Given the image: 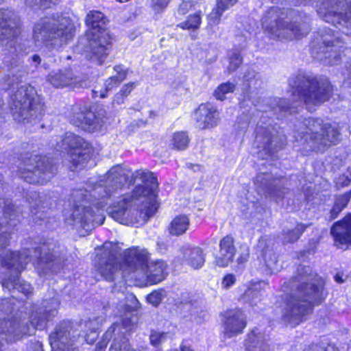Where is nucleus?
<instances>
[{"label":"nucleus","mask_w":351,"mask_h":351,"mask_svg":"<svg viewBox=\"0 0 351 351\" xmlns=\"http://www.w3.org/2000/svg\"><path fill=\"white\" fill-rule=\"evenodd\" d=\"M238 0H216V6L225 12L237 3Z\"/></svg>","instance_id":"3c124183"},{"label":"nucleus","mask_w":351,"mask_h":351,"mask_svg":"<svg viewBox=\"0 0 351 351\" xmlns=\"http://www.w3.org/2000/svg\"><path fill=\"white\" fill-rule=\"evenodd\" d=\"M201 3L197 0H187L182 1L178 8V13L180 14H186L189 10L195 9L196 5Z\"/></svg>","instance_id":"49530a36"},{"label":"nucleus","mask_w":351,"mask_h":351,"mask_svg":"<svg viewBox=\"0 0 351 351\" xmlns=\"http://www.w3.org/2000/svg\"><path fill=\"white\" fill-rule=\"evenodd\" d=\"M223 335L230 338L243 332L247 326L246 317L240 310H230L223 315Z\"/></svg>","instance_id":"f3484780"},{"label":"nucleus","mask_w":351,"mask_h":351,"mask_svg":"<svg viewBox=\"0 0 351 351\" xmlns=\"http://www.w3.org/2000/svg\"><path fill=\"white\" fill-rule=\"evenodd\" d=\"M71 122L77 127L89 132L97 131L103 125V118L96 116L91 110H80L78 112H74Z\"/></svg>","instance_id":"aec40b11"},{"label":"nucleus","mask_w":351,"mask_h":351,"mask_svg":"<svg viewBox=\"0 0 351 351\" xmlns=\"http://www.w3.org/2000/svg\"><path fill=\"white\" fill-rule=\"evenodd\" d=\"M293 10L269 7L261 19L262 28L271 38L278 40L298 39L306 35L308 28L306 24L300 25L290 23L289 15Z\"/></svg>","instance_id":"6e6552de"},{"label":"nucleus","mask_w":351,"mask_h":351,"mask_svg":"<svg viewBox=\"0 0 351 351\" xmlns=\"http://www.w3.org/2000/svg\"><path fill=\"white\" fill-rule=\"evenodd\" d=\"M273 142H274V136L271 129L268 127L263 128V126L258 125L255 140V143L257 144V147L262 149L266 152H269L270 147Z\"/></svg>","instance_id":"c756f323"},{"label":"nucleus","mask_w":351,"mask_h":351,"mask_svg":"<svg viewBox=\"0 0 351 351\" xmlns=\"http://www.w3.org/2000/svg\"><path fill=\"white\" fill-rule=\"evenodd\" d=\"M50 145L56 151L66 154L63 156L64 162L70 163L69 168L71 171L85 167L90 158L88 144L80 136L71 132L51 140Z\"/></svg>","instance_id":"f8f14e48"},{"label":"nucleus","mask_w":351,"mask_h":351,"mask_svg":"<svg viewBox=\"0 0 351 351\" xmlns=\"http://www.w3.org/2000/svg\"><path fill=\"white\" fill-rule=\"evenodd\" d=\"M229 64L227 69L229 73L234 71L242 63V58L238 51H232L229 55Z\"/></svg>","instance_id":"a19ab883"},{"label":"nucleus","mask_w":351,"mask_h":351,"mask_svg":"<svg viewBox=\"0 0 351 351\" xmlns=\"http://www.w3.org/2000/svg\"><path fill=\"white\" fill-rule=\"evenodd\" d=\"M189 138L186 132H178L174 133L172 137V145L174 149L183 150L189 145Z\"/></svg>","instance_id":"e433bc0d"},{"label":"nucleus","mask_w":351,"mask_h":351,"mask_svg":"<svg viewBox=\"0 0 351 351\" xmlns=\"http://www.w3.org/2000/svg\"><path fill=\"white\" fill-rule=\"evenodd\" d=\"M293 99H298L311 110L312 106L327 101L332 93V86L326 78L310 77L300 73L294 79H290Z\"/></svg>","instance_id":"9d476101"},{"label":"nucleus","mask_w":351,"mask_h":351,"mask_svg":"<svg viewBox=\"0 0 351 351\" xmlns=\"http://www.w3.org/2000/svg\"><path fill=\"white\" fill-rule=\"evenodd\" d=\"M108 19L97 10L90 11L86 17V24L89 27L84 38L77 45L84 46L83 51L86 58L98 64L104 63L112 47V38L106 28Z\"/></svg>","instance_id":"39448f33"},{"label":"nucleus","mask_w":351,"mask_h":351,"mask_svg":"<svg viewBox=\"0 0 351 351\" xmlns=\"http://www.w3.org/2000/svg\"><path fill=\"white\" fill-rule=\"evenodd\" d=\"M263 295L262 283L256 282L251 285L241 296L243 302L248 303L251 306H256L262 300Z\"/></svg>","instance_id":"7c9ffc66"},{"label":"nucleus","mask_w":351,"mask_h":351,"mask_svg":"<svg viewBox=\"0 0 351 351\" xmlns=\"http://www.w3.org/2000/svg\"><path fill=\"white\" fill-rule=\"evenodd\" d=\"M248 119L247 117H245L243 119L241 118L240 121L234 125L235 130L238 131H245L248 126Z\"/></svg>","instance_id":"5fc2aeb1"},{"label":"nucleus","mask_w":351,"mask_h":351,"mask_svg":"<svg viewBox=\"0 0 351 351\" xmlns=\"http://www.w3.org/2000/svg\"><path fill=\"white\" fill-rule=\"evenodd\" d=\"M86 327L90 330L89 334H86L84 337H77L74 335L75 331L63 326H58L56 331L49 335V341L52 351H71L75 343L81 342L84 339L89 344L93 343L97 339L98 335L97 330L98 326L93 324V321H89L85 324Z\"/></svg>","instance_id":"ddd939ff"},{"label":"nucleus","mask_w":351,"mask_h":351,"mask_svg":"<svg viewBox=\"0 0 351 351\" xmlns=\"http://www.w3.org/2000/svg\"><path fill=\"white\" fill-rule=\"evenodd\" d=\"M102 190V188L99 186L89 193L86 189H80L74 191L72 195L73 205L64 213L65 223L75 228H82L86 230H90L95 226L103 224L105 219L103 210L107 204L105 202V197L102 196L101 199L96 202L87 198L88 195L90 197H95Z\"/></svg>","instance_id":"20e7f679"},{"label":"nucleus","mask_w":351,"mask_h":351,"mask_svg":"<svg viewBox=\"0 0 351 351\" xmlns=\"http://www.w3.org/2000/svg\"><path fill=\"white\" fill-rule=\"evenodd\" d=\"M135 86V83H129L124 85L121 90L115 95L113 103L117 104L123 103V99L131 93Z\"/></svg>","instance_id":"79ce46f5"},{"label":"nucleus","mask_w":351,"mask_h":351,"mask_svg":"<svg viewBox=\"0 0 351 351\" xmlns=\"http://www.w3.org/2000/svg\"><path fill=\"white\" fill-rule=\"evenodd\" d=\"M35 4H40L41 6H47L49 3L56 4L58 0H34Z\"/></svg>","instance_id":"4d7b16f0"},{"label":"nucleus","mask_w":351,"mask_h":351,"mask_svg":"<svg viewBox=\"0 0 351 351\" xmlns=\"http://www.w3.org/2000/svg\"><path fill=\"white\" fill-rule=\"evenodd\" d=\"M268 175H258L256 178V182H261L263 184V186L267 190V193H269L271 195L274 197H276V198H279L281 197V193L282 192L280 191V189H279L276 184L274 187H271L270 185L268 184Z\"/></svg>","instance_id":"4c0bfd02"},{"label":"nucleus","mask_w":351,"mask_h":351,"mask_svg":"<svg viewBox=\"0 0 351 351\" xmlns=\"http://www.w3.org/2000/svg\"><path fill=\"white\" fill-rule=\"evenodd\" d=\"M165 296V292L164 290H158L149 294L147 297V300L153 306H156L161 302Z\"/></svg>","instance_id":"a18cd8bd"},{"label":"nucleus","mask_w":351,"mask_h":351,"mask_svg":"<svg viewBox=\"0 0 351 351\" xmlns=\"http://www.w3.org/2000/svg\"><path fill=\"white\" fill-rule=\"evenodd\" d=\"M351 181V174L342 175L336 179V184L337 186H345L349 184Z\"/></svg>","instance_id":"603ef678"},{"label":"nucleus","mask_w":351,"mask_h":351,"mask_svg":"<svg viewBox=\"0 0 351 351\" xmlns=\"http://www.w3.org/2000/svg\"><path fill=\"white\" fill-rule=\"evenodd\" d=\"M339 126L337 123H323L320 119H305L295 134L298 146L302 152L308 154L310 151L321 152L339 141Z\"/></svg>","instance_id":"423d86ee"},{"label":"nucleus","mask_w":351,"mask_h":351,"mask_svg":"<svg viewBox=\"0 0 351 351\" xmlns=\"http://www.w3.org/2000/svg\"><path fill=\"white\" fill-rule=\"evenodd\" d=\"M282 182H283V180H280L278 181V182L279 184L282 183Z\"/></svg>","instance_id":"338daca9"},{"label":"nucleus","mask_w":351,"mask_h":351,"mask_svg":"<svg viewBox=\"0 0 351 351\" xmlns=\"http://www.w3.org/2000/svg\"><path fill=\"white\" fill-rule=\"evenodd\" d=\"M335 37L333 32L330 30L326 34H322V45L319 48L313 49V52L315 51L318 55L317 58L328 64H337L340 56V49L342 47V45H339L341 43L340 40L339 38L335 40Z\"/></svg>","instance_id":"dca6fc26"},{"label":"nucleus","mask_w":351,"mask_h":351,"mask_svg":"<svg viewBox=\"0 0 351 351\" xmlns=\"http://www.w3.org/2000/svg\"><path fill=\"white\" fill-rule=\"evenodd\" d=\"M259 250L258 258L260 262L266 267L269 273L276 272L279 270L277 256L272 248L266 246V240L261 239L257 245Z\"/></svg>","instance_id":"393cba45"},{"label":"nucleus","mask_w":351,"mask_h":351,"mask_svg":"<svg viewBox=\"0 0 351 351\" xmlns=\"http://www.w3.org/2000/svg\"><path fill=\"white\" fill-rule=\"evenodd\" d=\"M351 198V192L346 193L336 198L335 205L331 210V215L335 218L337 215L343 209Z\"/></svg>","instance_id":"c9c22d12"},{"label":"nucleus","mask_w":351,"mask_h":351,"mask_svg":"<svg viewBox=\"0 0 351 351\" xmlns=\"http://www.w3.org/2000/svg\"><path fill=\"white\" fill-rule=\"evenodd\" d=\"M53 250L48 245H43L38 248L34 250V256L37 260L36 264L39 265L40 263H49L55 261V255L50 253V250Z\"/></svg>","instance_id":"f704fd0d"},{"label":"nucleus","mask_w":351,"mask_h":351,"mask_svg":"<svg viewBox=\"0 0 351 351\" xmlns=\"http://www.w3.org/2000/svg\"><path fill=\"white\" fill-rule=\"evenodd\" d=\"M193 119L199 129H208L217 125L219 112L210 104H202L194 112Z\"/></svg>","instance_id":"412c9836"},{"label":"nucleus","mask_w":351,"mask_h":351,"mask_svg":"<svg viewBox=\"0 0 351 351\" xmlns=\"http://www.w3.org/2000/svg\"><path fill=\"white\" fill-rule=\"evenodd\" d=\"M114 70L117 72V74L109 77L106 81L104 90L95 88L93 90L95 97H100L101 98H105L108 91L117 87L126 77V73L122 66H115Z\"/></svg>","instance_id":"bb28decb"},{"label":"nucleus","mask_w":351,"mask_h":351,"mask_svg":"<svg viewBox=\"0 0 351 351\" xmlns=\"http://www.w3.org/2000/svg\"><path fill=\"white\" fill-rule=\"evenodd\" d=\"M48 81L56 88L66 86L75 88L77 86L76 80L73 78L70 71H52L48 76Z\"/></svg>","instance_id":"cd10ccee"},{"label":"nucleus","mask_w":351,"mask_h":351,"mask_svg":"<svg viewBox=\"0 0 351 351\" xmlns=\"http://www.w3.org/2000/svg\"><path fill=\"white\" fill-rule=\"evenodd\" d=\"M189 227V218L186 215H178L171 221L169 230L171 234L179 236L185 233Z\"/></svg>","instance_id":"2f4dec72"},{"label":"nucleus","mask_w":351,"mask_h":351,"mask_svg":"<svg viewBox=\"0 0 351 351\" xmlns=\"http://www.w3.org/2000/svg\"><path fill=\"white\" fill-rule=\"evenodd\" d=\"M243 81L245 88L249 91V95H247V98L249 99H252L253 105L257 107L258 110L266 111L265 108H261L260 106L261 97L253 99L251 95L258 88H261L263 84V82L260 79L259 76L255 73L254 70H249L247 73L244 75Z\"/></svg>","instance_id":"a878e982"},{"label":"nucleus","mask_w":351,"mask_h":351,"mask_svg":"<svg viewBox=\"0 0 351 351\" xmlns=\"http://www.w3.org/2000/svg\"><path fill=\"white\" fill-rule=\"evenodd\" d=\"M305 227L302 224H298L294 230L285 232L284 240L285 242L291 243L297 241L301 234L304 232Z\"/></svg>","instance_id":"ea45409f"},{"label":"nucleus","mask_w":351,"mask_h":351,"mask_svg":"<svg viewBox=\"0 0 351 351\" xmlns=\"http://www.w3.org/2000/svg\"><path fill=\"white\" fill-rule=\"evenodd\" d=\"M183 258L194 269H199L204 265V254L198 247H184L182 249Z\"/></svg>","instance_id":"c85d7f7f"},{"label":"nucleus","mask_w":351,"mask_h":351,"mask_svg":"<svg viewBox=\"0 0 351 351\" xmlns=\"http://www.w3.org/2000/svg\"><path fill=\"white\" fill-rule=\"evenodd\" d=\"M236 276L232 274H228L224 276L221 281V287L224 289H228L236 282Z\"/></svg>","instance_id":"8fccbe9b"},{"label":"nucleus","mask_w":351,"mask_h":351,"mask_svg":"<svg viewBox=\"0 0 351 351\" xmlns=\"http://www.w3.org/2000/svg\"><path fill=\"white\" fill-rule=\"evenodd\" d=\"M350 6L351 0H322L315 5L317 14L324 21L348 29L351 28V16L348 15Z\"/></svg>","instance_id":"4468645a"},{"label":"nucleus","mask_w":351,"mask_h":351,"mask_svg":"<svg viewBox=\"0 0 351 351\" xmlns=\"http://www.w3.org/2000/svg\"><path fill=\"white\" fill-rule=\"evenodd\" d=\"M246 351H274L269 342V330L263 326L254 327L247 335L245 343Z\"/></svg>","instance_id":"a211bd4d"},{"label":"nucleus","mask_w":351,"mask_h":351,"mask_svg":"<svg viewBox=\"0 0 351 351\" xmlns=\"http://www.w3.org/2000/svg\"><path fill=\"white\" fill-rule=\"evenodd\" d=\"M224 12L221 10L218 7L213 9L211 12L208 15L207 20L209 25H217L219 23L221 17Z\"/></svg>","instance_id":"c03bdc74"},{"label":"nucleus","mask_w":351,"mask_h":351,"mask_svg":"<svg viewBox=\"0 0 351 351\" xmlns=\"http://www.w3.org/2000/svg\"><path fill=\"white\" fill-rule=\"evenodd\" d=\"M109 351H134V350L130 348L128 339L123 337L121 339H114Z\"/></svg>","instance_id":"37998d69"},{"label":"nucleus","mask_w":351,"mask_h":351,"mask_svg":"<svg viewBox=\"0 0 351 351\" xmlns=\"http://www.w3.org/2000/svg\"><path fill=\"white\" fill-rule=\"evenodd\" d=\"M235 252L233 238L226 236L220 241L219 254L215 258L216 265L221 267H227L232 261Z\"/></svg>","instance_id":"b1692460"},{"label":"nucleus","mask_w":351,"mask_h":351,"mask_svg":"<svg viewBox=\"0 0 351 351\" xmlns=\"http://www.w3.org/2000/svg\"><path fill=\"white\" fill-rule=\"evenodd\" d=\"M32 61L35 62L36 66H37L40 62V58L38 55H34L32 56Z\"/></svg>","instance_id":"bf43d9fd"},{"label":"nucleus","mask_w":351,"mask_h":351,"mask_svg":"<svg viewBox=\"0 0 351 351\" xmlns=\"http://www.w3.org/2000/svg\"><path fill=\"white\" fill-rule=\"evenodd\" d=\"M266 101L265 99H261V102L264 103Z\"/></svg>","instance_id":"774afa93"},{"label":"nucleus","mask_w":351,"mask_h":351,"mask_svg":"<svg viewBox=\"0 0 351 351\" xmlns=\"http://www.w3.org/2000/svg\"><path fill=\"white\" fill-rule=\"evenodd\" d=\"M23 166L20 167L21 176L29 183L43 184L56 171V167L51 164L48 159L37 155L25 160Z\"/></svg>","instance_id":"2eb2a0df"},{"label":"nucleus","mask_w":351,"mask_h":351,"mask_svg":"<svg viewBox=\"0 0 351 351\" xmlns=\"http://www.w3.org/2000/svg\"><path fill=\"white\" fill-rule=\"evenodd\" d=\"M2 286L10 289L11 288L18 290L19 292L28 295L32 293V287L30 284L21 281L19 277L10 278L8 279H3Z\"/></svg>","instance_id":"473e14b6"},{"label":"nucleus","mask_w":351,"mask_h":351,"mask_svg":"<svg viewBox=\"0 0 351 351\" xmlns=\"http://www.w3.org/2000/svg\"><path fill=\"white\" fill-rule=\"evenodd\" d=\"M234 89L235 85L233 83H223L215 90L214 95L217 99L223 100L226 98V95L234 92Z\"/></svg>","instance_id":"58836bf2"},{"label":"nucleus","mask_w":351,"mask_h":351,"mask_svg":"<svg viewBox=\"0 0 351 351\" xmlns=\"http://www.w3.org/2000/svg\"><path fill=\"white\" fill-rule=\"evenodd\" d=\"M335 280H336V281H337V282H341V281L339 280V278L338 275H337V276H335Z\"/></svg>","instance_id":"69168bd1"},{"label":"nucleus","mask_w":351,"mask_h":351,"mask_svg":"<svg viewBox=\"0 0 351 351\" xmlns=\"http://www.w3.org/2000/svg\"><path fill=\"white\" fill-rule=\"evenodd\" d=\"M130 176V171L126 168L119 165L112 167L107 174L106 196L110 197L128 185ZM132 176L134 182L140 180L142 184L138 185L131 194L119 197L108 212L120 223L138 226L144 224L156 212L158 182L154 173L146 170L136 171Z\"/></svg>","instance_id":"f257e3e1"},{"label":"nucleus","mask_w":351,"mask_h":351,"mask_svg":"<svg viewBox=\"0 0 351 351\" xmlns=\"http://www.w3.org/2000/svg\"><path fill=\"white\" fill-rule=\"evenodd\" d=\"M95 351H104V348L101 346V343H100L97 346V348H96V350H95Z\"/></svg>","instance_id":"e2e57ef3"},{"label":"nucleus","mask_w":351,"mask_h":351,"mask_svg":"<svg viewBox=\"0 0 351 351\" xmlns=\"http://www.w3.org/2000/svg\"><path fill=\"white\" fill-rule=\"evenodd\" d=\"M331 234L337 247L343 249L351 244V215H348L335 223L331 229Z\"/></svg>","instance_id":"4be33fe9"},{"label":"nucleus","mask_w":351,"mask_h":351,"mask_svg":"<svg viewBox=\"0 0 351 351\" xmlns=\"http://www.w3.org/2000/svg\"><path fill=\"white\" fill-rule=\"evenodd\" d=\"M292 283L293 287L297 286V289L292 295L286 297L283 316L289 322L298 324L315 304L322 300L324 281L310 267L304 266L298 269Z\"/></svg>","instance_id":"7ed1b4c3"},{"label":"nucleus","mask_w":351,"mask_h":351,"mask_svg":"<svg viewBox=\"0 0 351 351\" xmlns=\"http://www.w3.org/2000/svg\"><path fill=\"white\" fill-rule=\"evenodd\" d=\"M331 350H333V348L331 346H328L325 350L322 348H318L315 346H313L309 350H306L305 351H330Z\"/></svg>","instance_id":"13d9d810"},{"label":"nucleus","mask_w":351,"mask_h":351,"mask_svg":"<svg viewBox=\"0 0 351 351\" xmlns=\"http://www.w3.org/2000/svg\"><path fill=\"white\" fill-rule=\"evenodd\" d=\"M247 260V258L246 257H241L240 258H238L237 259V261L239 263H243V262H245V261Z\"/></svg>","instance_id":"0e129e2a"},{"label":"nucleus","mask_w":351,"mask_h":351,"mask_svg":"<svg viewBox=\"0 0 351 351\" xmlns=\"http://www.w3.org/2000/svg\"><path fill=\"white\" fill-rule=\"evenodd\" d=\"M19 27L20 20L15 13L10 10H0V40L16 37L20 33Z\"/></svg>","instance_id":"6ab92c4d"},{"label":"nucleus","mask_w":351,"mask_h":351,"mask_svg":"<svg viewBox=\"0 0 351 351\" xmlns=\"http://www.w3.org/2000/svg\"><path fill=\"white\" fill-rule=\"evenodd\" d=\"M114 330H115V328H113L112 331H111V328H110V329H109V330L106 332V333L105 334V338H106V339H107L108 336H110L111 332H114Z\"/></svg>","instance_id":"680f3d73"},{"label":"nucleus","mask_w":351,"mask_h":351,"mask_svg":"<svg viewBox=\"0 0 351 351\" xmlns=\"http://www.w3.org/2000/svg\"><path fill=\"white\" fill-rule=\"evenodd\" d=\"M75 27L69 17L47 16L34 25L33 40L37 48L60 47L72 39Z\"/></svg>","instance_id":"0eeeda50"},{"label":"nucleus","mask_w":351,"mask_h":351,"mask_svg":"<svg viewBox=\"0 0 351 351\" xmlns=\"http://www.w3.org/2000/svg\"><path fill=\"white\" fill-rule=\"evenodd\" d=\"M276 104L278 105V107L277 106L271 107L272 110L275 112H277L278 109H279L280 110L285 111L287 110L290 109L291 108H294V106L291 107L290 106H288V104H287V101L285 99H278V101H276Z\"/></svg>","instance_id":"864d4df0"},{"label":"nucleus","mask_w":351,"mask_h":351,"mask_svg":"<svg viewBox=\"0 0 351 351\" xmlns=\"http://www.w3.org/2000/svg\"><path fill=\"white\" fill-rule=\"evenodd\" d=\"M58 306L59 302L57 299L44 300L43 306L34 311L31 315L30 323L33 327L32 330L22 326L19 321L0 319V336H4L8 342H12L20 339L24 335H31L35 329H44L47 322L56 316ZM2 346L3 344L0 342V351H2Z\"/></svg>","instance_id":"1a4fd4ad"},{"label":"nucleus","mask_w":351,"mask_h":351,"mask_svg":"<svg viewBox=\"0 0 351 351\" xmlns=\"http://www.w3.org/2000/svg\"><path fill=\"white\" fill-rule=\"evenodd\" d=\"M169 0H151V8L156 13H162L167 7Z\"/></svg>","instance_id":"09e8293b"},{"label":"nucleus","mask_w":351,"mask_h":351,"mask_svg":"<svg viewBox=\"0 0 351 351\" xmlns=\"http://www.w3.org/2000/svg\"><path fill=\"white\" fill-rule=\"evenodd\" d=\"M202 12L199 10L194 14H189L186 20L180 23L178 26L182 29L196 31L202 24Z\"/></svg>","instance_id":"72a5a7b5"},{"label":"nucleus","mask_w":351,"mask_h":351,"mask_svg":"<svg viewBox=\"0 0 351 351\" xmlns=\"http://www.w3.org/2000/svg\"><path fill=\"white\" fill-rule=\"evenodd\" d=\"M168 337V334L162 332L152 331L149 339L151 343L154 346H158L164 342Z\"/></svg>","instance_id":"de8ad7c7"},{"label":"nucleus","mask_w":351,"mask_h":351,"mask_svg":"<svg viewBox=\"0 0 351 351\" xmlns=\"http://www.w3.org/2000/svg\"><path fill=\"white\" fill-rule=\"evenodd\" d=\"M181 350H182V351H194L193 350H192V349L191 348V347L187 346H186V345H183V346H182V348H181Z\"/></svg>","instance_id":"052dcab7"},{"label":"nucleus","mask_w":351,"mask_h":351,"mask_svg":"<svg viewBox=\"0 0 351 351\" xmlns=\"http://www.w3.org/2000/svg\"><path fill=\"white\" fill-rule=\"evenodd\" d=\"M149 254L145 250L130 249L122 263L114 255H110L105 264L99 267L101 275L108 281L114 279L119 273L123 277L131 275L132 278L142 282L156 284L165 278L167 264L162 261L149 262Z\"/></svg>","instance_id":"f03ea898"},{"label":"nucleus","mask_w":351,"mask_h":351,"mask_svg":"<svg viewBox=\"0 0 351 351\" xmlns=\"http://www.w3.org/2000/svg\"><path fill=\"white\" fill-rule=\"evenodd\" d=\"M11 110L15 121L35 125L41 119L44 104L32 86L24 85L12 97Z\"/></svg>","instance_id":"9b49d317"},{"label":"nucleus","mask_w":351,"mask_h":351,"mask_svg":"<svg viewBox=\"0 0 351 351\" xmlns=\"http://www.w3.org/2000/svg\"><path fill=\"white\" fill-rule=\"evenodd\" d=\"M196 313H197V311H195L192 315H191V319L196 322H200L202 319H204L206 316V312L203 311H200V315H196Z\"/></svg>","instance_id":"6e6d98bb"},{"label":"nucleus","mask_w":351,"mask_h":351,"mask_svg":"<svg viewBox=\"0 0 351 351\" xmlns=\"http://www.w3.org/2000/svg\"><path fill=\"white\" fill-rule=\"evenodd\" d=\"M29 254V251L26 250L23 252H7L1 258L2 265L19 274L25 268L28 262L33 261Z\"/></svg>","instance_id":"5701e85b"}]
</instances>
